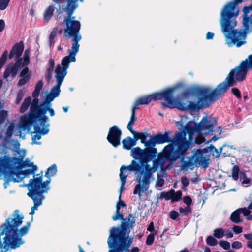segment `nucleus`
<instances>
[{"mask_svg": "<svg viewBox=\"0 0 252 252\" xmlns=\"http://www.w3.org/2000/svg\"><path fill=\"white\" fill-rule=\"evenodd\" d=\"M233 231L237 234H239L242 232L243 228L241 226L234 225L233 227Z\"/></svg>", "mask_w": 252, "mask_h": 252, "instance_id": "774afa93", "label": "nucleus"}, {"mask_svg": "<svg viewBox=\"0 0 252 252\" xmlns=\"http://www.w3.org/2000/svg\"><path fill=\"white\" fill-rule=\"evenodd\" d=\"M207 245L211 246H215L217 245L218 242L216 239L212 236H209L206 239Z\"/></svg>", "mask_w": 252, "mask_h": 252, "instance_id": "ea45409f", "label": "nucleus"}, {"mask_svg": "<svg viewBox=\"0 0 252 252\" xmlns=\"http://www.w3.org/2000/svg\"><path fill=\"white\" fill-rule=\"evenodd\" d=\"M175 87H169L165 89V94H167V97L164 96V100L166 102H162V105L164 108H177L178 109L185 111L187 110V105L185 103L177 101L174 97V92Z\"/></svg>", "mask_w": 252, "mask_h": 252, "instance_id": "4468645a", "label": "nucleus"}, {"mask_svg": "<svg viewBox=\"0 0 252 252\" xmlns=\"http://www.w3.org/2000/svg\"><path fill=\"white\" fill-rule=\"evenodd\" d=\"M55 10L54 5H50L45 10L43 15V19L45 22H48L53 16Z\"/></svg>", "mask_w": 252, "mask_h": 252, "instance_id": "c756f323", "label": "nucleus"}, {"mask_svg": "<svg viewBox=\"0 0 252 252\" xmlns=\"http://www.w3.org/2000/svg\"><path fill=\"white\" fill-rule=\"evenodd\" d=\"M55 4H61L66 2L65 6H62V8L59 6L57 9V16L62 12H65L66 15L64 17L63 23L65 28L63 30L65 33L64 38L67 39L74 37H81L80 33L81 29V23L78 20H75V17L73 16L75 9L78 7L77 2L69 0H52Z\"/></svg>", "mask_w": 252, "mask_h": 252, "instance_id": "20e7f679", "label": "nucleus"}, {"mask_svg": "<svg viewBox=\"0 0 252 252\" xmlns=\"http://www.w3.org/2000/svg\"><path fill=\"white\" fill-rule=\"evenodd\" d=\"M107 243L109 248L108 252H126L132 244L130 239L127 240L122 234L114 233L109 235Z\"/></svg>", "mask_w": 252, "mask_h": 252, "instance_id": "9b49d317", "label": "nucleus"}, {"mask_svg": "<svg viewBox=\"0 0 252 252\" xmlns=\"http://www.w3.org/2000/svg\"><path fill=\"white\" fill-rule=\"evenodd\" d=\"M27 195L33 200L34 203V205L32 207L30 213V215H32L34 214L35 210H37L38 206L41 205L42 201L45 199V197L38 196L37 194L30 191V190H28Z\"/></svg>", "mask_w": 252, "mask_h": 252, "instance_id": "5701e85b", "label": "nucleus"}, {"mask_svg": "<svg viewBox=\"0 0 252 252\" xmlns=\"http://www.w3.org/2000/svg\"><path fill=\"white\" fill-rule=\"evenodd\" d=\"M55 98L56 97L54 95L49 93L46 95L45 102L43 104H45L46 106H51V102L53 101Z\"/></svg>", "mask_w": 252, "mask_h": 252, "instance_id": "79ce46f5", "label": "nucleus"}, {"mask_svg": "<svg viewBox=\"0 0 252 252\" xmlns=\"http://www.w3.org/2000/svg\"><path fill=\"white\" fill-rule=\"evenodd\" d=\"M139 168L140 166L138 164V162L135 160H132L130 165L128 166L122 165L121 167L119 176L120 177L121 171H122V175L126 176V179L128 176V174H127V170L130 172H134L136 174V171L139 170Z\"/></svg>", "mask_w": 252, "mask_h": 252, "instance_id": "b1692460", "label": "nucleus"}, {"mask_svg": "<svg viewBox=\"0 0 252 252\" xmlns=\"http://www.w3.org/2000/svg\"><path fill=\"white\" fill-rule=\"evenodd\" d=\"M167 94H165V89L160 92L152 93L149 95L139 97L137 100L141 105L148 104L151 100L157 101L164 100V96L167 97Z\"/></svg>", "mask_w": 252, "mask_h": 252, "instance_id": "a211bd4d", "label": "nucleus"}, {"mask_svg": "<svg viewBox=\"0 0 252 252\" xmlns=\"http://www.w3.org/2000/svg\"><path fill=\"white\" fill-rule=\"evenodd\" d=\"M76 59H73L71 55H68L63 58L61 61V65L58 64L56 66L55 72V75L64 78L67 73V69L69 66L71 62H75Z\"/></svg>", "mask_w": 252, "mask_h": 252, "instance_id": "f3484780", "label": "nucleus"}, {"mask_svg": "<svg viewBox=\"0 0 252 252\" xmlns=\"http://www.w3.org/2000/svg\"><path fill=\"white\" fill-rule=\"evenodd\" d=\"M31 104L28 117H24L21 119V126L24 129L28 128L33 124L37 123L41 115L40 111L45 106V104L39 105L38 98H34Z\"/></svg>", "mask_w": 252, "mask_h": 252, "instance_id": "f8f14e48", "label": "nucleus"}, {"mask_svg": "<svg viewBox=\"0 0 252 252\" xmlns=\"http://www.w3.org/2000/svg\"><path fill=\"white\" fill-rule=\"evenodd\" d=\"M122 193H120L119 197V202L116 205V210L115 214L112 216V219L114 220H122V221L121 224V227H112L111 229L110 234L113 233L116 234H122L124 237L127 238V240H130L131 243L133 242V238L129 237L128 235L134 225L135 222V217L132 214H129L128 216L125 219L124 218L123 214L120 212L121 207H125L126 204L124 201L121 199Z\"/></svg>", "mask_w": 252, "mask_h": 252, "instance_id": "39448f33", "label": "nucleus"}, {"mask_svg": "<svg viewBox=\"0 0 252 252\" xmlns=\"http://www.w3.org/2000/svg\"><path fill=\"white\" fill-rule=\"evenodd\" d=\"M130 132L133 135V138H132L131 137H130L131 145H132V147L136 145L137 141L138 140V138L137 137L136 135H135L133 131Z\"/></svg>", "mask_w": 252, "mask_h": 252, "instance_id": "680f3d73", "label": "nucleus"}, {"mask_svg": "<svg viewBox=\"0 0 252 252\" xmlns=\"http://www.w3.org/2000/svg\"><path fill=\"white\" fill-rule=\"evenodd\" d=\"M49 126L50 124L49 123L46 124V125H45V126H42V128H41L40 127L37 125L34 126V132L35 133V134L32 135V144H39L40 143V142H36V141L41 139V135H44L47 134L49 132V129L48 127Z\"/></svg>", "mask_w": 252, "mask_h": 252, "instance_id": "aec40b11", "label": "nucleus"}, {"mask_svg": "<svg viewBox=\"0 0 252 252\" xmlns=\"http://www.w3.org/2000/svg\"><path fill=\"white\" fill-rule=\"evenodd\" d=\"M154 234L153 233H150L148 235L146 240V244L147 245H151L153 244L154 241Z\"/></svg>", "mask_w": 252, "mask_h": 252, "instance_id": "603ef678", "label": "nucleus"}, {"mask_svg": "<svg viewBox=\"0 0 252 252\" xmlns=\"http://www.w3.org/2000/svg\"><path fill=\"white\" fill-rule=\"evenodd\" d=\"M137 162L140 168L139 170L136 171L137 175L136 181L138 183L135 186L133 193L138 194L140 196L141 193L145 191L149 187L151 175L156 171V169L153 168V167H151L148 163L142 165L141 162Z\"/></svg>", "mask_w": 252, "mask_h": 252, "instance_id": "0eeeda50", "label": "nucleus"}, {"mask_svg": "<svg viewBox=\"0 0 252 252\" xmlns=\"http://www.w3.org/2000/svg\"><path fill=\"white\" fill-rule=\"evenodd\" d=\"M30 50L29 48L25 50L23 56V66H26L30 63Z\"/></svg>", "mask_w": 252, "mask_h": 252, "instance_id": "4c0bfd02", "label": "nucleus"}, {"mask_svg": "<svg viewBox=\"0 0 252 252\" xmlns=\"http://www.w3.org/2000/svg\"><path fill=\"white\" fill-rule=\"evenodd\" d=\"M205 140V138L202 135H199L196 137L195 142L198 144H202Z\"/></svg>", "mask_w": 252, "mask_h": 252, "instance_id": "e2e57ef3", "label": "nucleus"}, {"mask_svg": "<svg viewBox=\"0 0 252 252\" xmlns=\"http://www.w3.org/2000/svg\"><path fill=\"white\" fill-rule=\"evenodd\" d=\"M198 124L200 132H203L205 135H208L214 131V127L217 124V119L215 117L205 116Z\"/></svg>", "mask_w": 252, "mask_h": 252, "instance_id": "2eb2a0df", "label": "nucleus"}, {"mask_svg": "<svg viewBox=\"0 0 252 252\" xmlns=\"http://www.w3.org/2000/svg\"><path fill=\"white\" fill-rule=\"evenodd\" d=\"M122 135L121 130L117 126L114 125L109 128L107 140L113 147L116 148L121 144Z\"/></svg>", "mask_w": 252, "mask_h": 252, "instance_id": "dca6fc26", "label": "nucleus"}, {"mask_svg": "<svg viewBox=\"0 0 252 252\" xmlns=\"http://www.w3.org/2000/svg\"><path fill=\"white\" fill-rule=\"evenodd\" d=\"M240 214L241 213L238 209L236 210L231 213L230 217V219L233 223H242L243 220L240 218Z\"/></svg>", "mask_w": 252, "mask_h": 252, "instance_id": "7c9ffc66", "label": "nucleus"}, {"mask_svg": "<svg viewBox=\"0 0 252 252\" xmlns=\"http://www.w3.org/2000/svg\"><path fill=\"white\" fill-rule=\"evenodd\" d=\"M6 159H7V162H11V163H12L14 164V165H16L20 169H22L23 168L26 167H32L33 165H34L33 162H31L29 160L26 159L25 161L23 160L22 157H9L7 155H4L2 157Z\"/></svg>", "mask_w": 252, "mask_h": 252, "instance_id": "6ab92c4d", "label": "nucleus"}, {"mask_svg": "<svg viewBox=\"0 0 252 252\" xmlns=\"http://www.w3.org/2000/svg\"><path fill=\"white\" fill-rule=\"evenodd\" d=\"M240 173L239 167L238 165H234L232 169V177L235 181L239 179V173Z\"/></svg>", "mask_w": 252, "mask_h": 252, "instance_id": "e433bc0d", "label": "nucleus"}, {"mask_svg": "<svg viewBox=\"0 0 252 252\" xmlns=\"http://www.w3.org/2000/svg\"><path fill=\"white\" fill-rule=\"evenodd\" d=\"M219 245L224 250H228L230 248V244L229 242L225 240H220Z\"/></svg>", "mask_w": 252, "mask_h": 252, "instance_id": "8fccbe9b", "label": "nucleus"}, {"mask_svg": "<svg viewBox=\"0 0 252 252\" xmlns=\"http://www.w3.org/2000/svg\"><path fill=\"white\" fill-rule=\"evenodd\" d=\"M57 172V166L55 164H52L47 170L45 176L48 178H50L56 174Z\"/></svg>", "mask_w": 252, "mask_h": 252, "instance_id": "2f4dec72", "label": "nucleus"}, {"mask_svg": "<svg viewBox=\"0 0 252 252\" xmlns=\"http://www.w3.org/2000/svg\"><path fill=\"white\" fill-rule=\"evenodd\" d=\"M71 40L73 42L71 46V51L69 53V55H71L73 57V59L75 58V55L78 53L79 51V48L80 47V45L78 43L79 41H80L82 39L81 37H71Z\"/></svg>", "mask_w": 252, "mask_h": 252, "instance_id": "cd10ccee", "label": "nucleus"}, {"mask_svg": "<svg viewBox=\"0 0 252 252\" xmlns=\"http://www.w3.org/2000/svg\"><path fill=\"white\" fill-rule=\"evenodd\" d=\"M209 160L204 157H201L199 160V164L202 166L203 168L206 169L208 167Z\"/></svg>", "mask_w": 252, "mask_h": 252, "instance_id": "de8ad7c7", "label": "nucleus"}, {"mask_svg": "<svg viewBox=\"0 0 252 252\" xmlns=\"http://www.w3.org/2000/svg\"><path fill=\"white\" fill-rule=\"evenodd\" d=\"M58 27H55L53 28L49 36V42L50 44L52 43H54V39L56 36L57 32L58 31Z\"/></svg>", "mask_w": 252, "mask_h": 252, "instance_id": "09e8293b", "label": "nucleus"}, {"mask_svg": "<svg viewBox=\"0 0 252 252\" xmlns=\"http://www.w3.org/2000/svg\"><path fill=\"white\" fill-rule=\"evenodd\" d=\"M18 210H16L7 218L5 222L1 225V234H5L4 239L3 248L6 250L9 248L15 249L19 247L24 243L22 237L25 235L29 231L31 222H28L26 225L18 229L23 222L24 216L19 214Z\"/></svg>", "mask_w": 252, "mask_h": 252, "instance_id": "7ed1b4c3", "label": "nucleus"}, {"mask_svg": "<svg viewBox=\"0 0 252 252\" xmlns=\"http://www.w3.org/2000/svg\"><path fill=\"white\" fill-rule=\"evenodd\" d=\"M18 69L14 65L13 62L10 63L6 66L4 73L3 78L7 79L10 75L13 78H15L18 72Z\"/></svg>", "mask_w": 252, "mask_h": 252, "instance_id": "a878e982", "label": "nucleus"}, {"mask_svg": "<svg viewBox=\"0 0 252 252\" xmlns=\"http://www.w3.org/2000/svg\"><path fill=\"white\" fill-rule=\"evenodd\" d=\"M51 182L50 178L43 182L40 177H37L31 179L29 184L27 185L28 190L37 194L38 196L45 197L44 193L47 192L49 190V184Z\"/></svg>", "mask_w": 252, "mask_h": 252, "instance_id": "ddd939ff", "label": "nucleus"}, {"mask_svg": "<svg viewBox=\"0 0 252 252\" xmlns=\"http://www.w3.org/2000/svg\"><path fill=\"white\" fill-rule=\"evenodd\" d=\"M16 60L15 62V63H14V65L17 68V69L19 70L21 65L22 64H23L22 63V58H20V57L18 58H16Z\"/></svg>", "mask_w": 252, "mask_h": 252, "instance_id": "69168bd1", "label": "nucleus"}, {"mask_svg": "<svg viewBox=\"0 0 252 252\" xmlns=\"http://www.w3.org/2000/svg\"><path fill=\"white\" fill-rule=\"evenodd\" d=\"M187 150H185V147L179 145L176 149L172 144H168L164 147L162 153L158 154L157 159L164 164L165 160L171 163L174 162L179 158L183 161L188 154Z\"/></svg>", "mask_w": 252, "mask_h": 252, "instance_id": "6e6552de", "label": "nucleus"}, {"mask_svg": "<svg viewBox=\"0 0 252 252\" xmlns=\"http://www.w3.org/2000/svg\"><path fill=\"white\" fill-rule=\"evenodd\" d=\"M182 131H185L186 132V134L187 133L188 134L189 139L188 141L191 142L190 146L192 144V140L193 139L194 132H198L199 133H200L198 124L192 121H190L187 123L185 127V130H183Z\"/></svg>", "mask_w": 252, "mask_h": 252, "instance_id": "412c9836", "label": "nucleus"}, {"mask_svg": "<svg viewBox=\"0 0 252 252\" xmlns=\"http://www.w3.org/2000/svg\"><path fill=\"white\" fill-rule=\"evenodd\" d=\"M134 133L138 138V140H140L141 143L144 144V146L152 145V136L150 137L149 140H147L148 134L147 132H139L135 130L133 131Z\"/></svg>", "mask_w": 252, "mask_h": 252, "instance_id": "bb28decb", "label": "nucleus"}, {"mask_svg": "<svg viewBox=\"0 0 252 252\" xmlns=\"http://www.w3.org/2000/svg\"><path fill=\"white\" fill-rule=\"evenodd\" d=\"M155 146L153 145H147L143 149L139 147H136L131 149L130 155L134 160H138V162H141L142 165L148 163L156 158L158 152Z\"/></svg>", "mask_w": 252, "mask_h": 252, "instance_id": "1a4fd4ad", "label": "nucleus"}, {"mask_svg": "<svg viewBox=\"0 0 252 252\" xmlns=\"http://www.w3.org/2000/svg\"><path fill=\"white\" fill-rule=\"evenodd\" d=\"M240 213H242L244 216H247L251 213L250 209L246 208H241L238 209Z\"/></svg>", "mask_w": 252, "mask_h": 252, "instance_id": "0e129e2a", "label": "nucleus"}, {"mask_svg": "<svg viewBox=\"0 0 252 252\" xmlns=\"http://www.w3.org/2000/svg\"><path fill=\"white\" fill-rule=\"evenodd\" d=\"M120 180H121V188H120V193L125 189V185L126 183V176L122 175V171H121V176H120Z\"/></svg>", "mask_w": 252, "mask_h": 252, "instance_id": "864d4df0", "label": "nucleus"}, {"mask_svg": "<svg viewBox=\"0 0 252 252\" xmlns=\"http://www.w3.org/2000/svg\"><path fill=\"white\" fill-rule=\"evenodd\" d=\"M214 237L220 239L222 238L224 236V232L222 228H218L214 230Z\"/></svg>", "mask_w": 252, "mask_h": 252, "instance_id": "58836bf2", "label": "nucleus"}, {"mask_svg": "<svg viewBox=\"0 0 252 252\" xmlns=\"http://www.w3.org/2000/svg\"><path fill=\"white\" fill-rule=\"evenodd\" d=\"M137 118L136 116H131L130 120L127 124V128L129 131H133L134 130L132 128V126L135 124Z\"/></svg>", "mask_w": 252, "mask_h": 252, "instance_id": "c03bdc74", "label": "nucleus"}, {"mask_svg": "<svg viewBox=\"0 0 252 252\" xmlns=\"http://www.w3.org/2000/svg\"><path fill=\"white\" fill-rule=\"evenodd\" d=\"M123 144V148L126 150H131L132 145H131V141L130 136H127L124 138L122 141Z\"/></svg>", "mask_w": 252, "mask_h": 252, "instance_id": "f704fd0d", "label": "nucleus"}, {"mask_svg": "<svg viewBox=\"0 0 252 252\" xmlns=\"http://www.w3.org/2000/svg\"><path fill=\"white\" fill-rule=\"evenodd\" d=\"M32 102V97L31 96H28L26 97L23 102L21 108H20V112L24 113L29 108L30 105Z\"/></svg>", "mask_w": 252, "mask_h": 252, "instance_id": "473e14b6", "label": "nucleus"}, {"mask_svg": "<svg viewBox=\"0 0 252 252\" xmlns=\"http://www.w3.org/2000/svg\"><path fill=\"white\" fill-rule=\"evenodd\" d=\"M182 193L181 190H178L176 192L174 191V195L172 198V202H178L182 198Z\"/></svg>", "mask_w": 252, "mask_h": 252, "instance_id": "37998d69", "label": "nucleus"}, {"mask_svg": "<svg viewBox=\"0 0 252 252\" xmlns=\"http://www.w3.org/2000/svg\"><path fill=\"white\" fill-rule=\"evenodd\" d=\"M22 78H21L19 79V80L18 82L17 86H21L23 85H24L26 84L30 80V75L28 74L25 77H22Z\"/></svg>", "mask_w": 252, "mask_h": 252, "instance_id": "49530a36", "label": "nucleus"}, {"mask_svg": "<svg viewBox=\"0 0 252 252\" xmlns=\"http://www.w3.org/2000/svg\"><path fill=\"white\" fill-rule=\"evenodd\" d=\"M7 55L8 52L7 50H5L3 52L0 58V63H1L4 65L6 61Z\"/></svg>", "mask_w": 252, "mask_h": 252, "instance_id": "4d7b16f0", "label": "nucleus"}, {"mask_svg": "<svg viewBox=\"0 0 252 252\" xmlns=\"http://www.w3.org/2000/svg\"><path fill=\"white\" fill-rule=\"evenodd\" d=\"M174 192V190L173 189H171L167 192H162L160 194V197L162 198H164L165 200H169L170 199L172 200Z\"/></svg>", "mask_w": 252, "mask_h": 252, "instance_id": "c9c22d12", "label": "nucleus"}, {"mask_svg": "<svg viewBox=\"0 0 252 252\" xmlns=\"http://www.w3.org/2000/svg\"><path fill=\"white\" fill-rule=\"evenodd\" d=\"M163 165V164L160 161H158L157 158H155L153 160V168L156 169V170L159 166H162Z\"/></svg>", "mask_w": 252, "mask_h": 252, "instance_id": "13d9d810", "label": "nucleus"}, {"mask_svg": "<svg viewBox=\"0 0 252 252\" xmlns=\"http://www.w3.org/2000/svg\"><path fill=\"white\" fill-rule=\"evenodd\" d=\"M37 170V167L36 165H33L32 167V169H27L24 170H21V172L22 173V175L23 176V177H25L27 176L28 175H29L30 174H33V177H35V172Z\"/></svg>", "mask_w": 252, "mask_h": 252, "instance_id": "72a5a7b5", "label": "nucleus"}, {"mask_svg": "<svg viewBox=\"0 0 252 252\" xmlns=\"http://www.w3.org/2000/svg\"><path fill=\"white\" fill-rule=\"evenodd\" d=\"M55 77L57 80V84L52 88L50 93L57 97L59 96L61 92L60 87L64 80V78L56 75H55Z\"/></svg>", "mask_w": 252, "mask_h": 252, "instance_id": "c85d7f7f", "label": "nucleus"}, {"mask_svg": "<svg viewBox=\"0 0 252 252\" xmlns=\"http://www.w3.org/2000/svg\"><path fill=\"white\" fill-rule=\"evenodd\" d=\"M183 202L187 205V207H189L191 204L192 201L190 196H185L183 198Z\"/></svg>", "mask_w": 252, "mask_h": 252, "instance_id": "052dcab7", "label": "nucleus"}, {"mask_svg": "<svg viewBox=\"0 0 252 252\" xmlns=\"http://www.w3.org/2000/svg\"><path fill=\"white\" fill-rule=\"evenodd\" d=\"M24 94L25 91L23 89H20L18 91L15 100V103L16 104H18L21 102L24 95Z\"/></svg>", "mask_w": 252, "mask_h": 252, "instance_id": "a18cd8bd", "label": "nucleus"}, {"mask_svg": "<svg viewBox=\"0 0 252 252\" xmlns=\"http://www.w3.org/2000/svg\"><path fill=\"white\" fill-rule=\"evenodd\" d=\"M222 32L230 44L240 47L246 42L247 34L252 31V0H233L227 2L221 13Z\"/></svg>", "mask_w": 252, "mask_h": 252, "instance_id": "f257e3e1", "label": "nucleus"}, {"mask_svg": "<svg viewBox=\"0 0 252 252\" xmlns=\"http://www.w3.org/2000/svg\"><path fill=\"white\" fill-rule=\"evenodd\" d=\"M232 93L238 98L241 99L242 96L240 90L236 87L233 88L231 89Z\"/></svg>", "mask_w": 252, "mask_h": 252, "instance_id": "5fc2aeb1", "label": "nucleus"}, {"mask_svg": "<svg viewBox=\"0 0 252 252\" xmlns=\"http://www.w3.org/2000/svg\"><path fill=\"white\" fill-rule=\"evenodd\" d=\"M10 0H0V9L3 10L7 7Z\"/></svg>", "mask_w": 252, "mask_h": 252, "instance_id": "6e6d98bb", "label": "nucleus"}, {"mask_svg": "<svg viewBox=\"0 0 252 252\" xmlns=\"http://www.w3.org/2000/svg\"><path fill=\"white\" fill-rule=\"evenodd\" d=\"M24 48V45L22 41L16 43L10 51L9 59H11L14 56H15V58H19L22 54Z\"/></svg>", "mask_w": 252, "mask_h": 252, "instance_id": "393cba45", "label": "nucleus"}, {"mask_svg": "<svg viewBox=\"0 0 252 252\" xmlns=\"http://www.w3.org/2000/svg\"><path fill=\"white\" fill-rule=\"evenodd\" d=\"M243 81L241 77L233 68L230 70L224 80L219 83L213 90L208 87L197 88L194 93L198 97L197 102L189 101L187 110L198 111L201 109L208 107L212 103L219 100L222 94L226 93L230 87L235 86L237 82Z\"/></svg>", "mask_w": 252, "mask_h": 252, "instance_id": "f03ea898", "label": "nucleus"}, {"mask_svg": "<svg viewBox=\"0 0 252 252\" xmlns=\"http://www.w3.org/2000/svg\"><path fill=\"white\" fill-rule=\"evenodd\" d=\"M240 179L243 180L242 181V184H249L251 182V179L247 177L246 173L243 171L240 173Z\"/></svg>", "mask_w": 252, "mask_h": 252, "instance_id": "a19ab883", "label": "nucleus"}, {"mask_svg": "<svg viewBox=\"0 0 252 252\" xmlns=\"http://www.w3.org/2000/svg\"><path fill=\"white\" fill-rule=\"evenodd\" d=\"M2 157L0 156V173H2L7 182L13 181L14 182H19L24 178L21 172V169H20L16 165H14L11 162H7Z\"/></svg>", "mask_w": 252, "mask_h": 252, "instance_id": "9d476101", "label": "nucleus"}, {"mask_svg": "<svg viewBox=\"0 0 252 252\" xmlns=\"http://www.w3.org/2000/svg\"><path fill=\"white\" fill-rule=\"evenodd\" d=\"M47 111L49 112L50 115L51 116H53L55 115V112L54 109L50 107V106L45 105L43 109H41L40 111L41 115L40 116L38 120L39 122L40 125L41 126H45L46 125V122L49 121L48 117L46 115Z\"/></svg>", "mask_w": 252, "mask_h": 252, "instance_id": "4be33fe9", "label": "nucleus"}, {"mask_svg": "<svg viewBox=\"0 0 252 252\" xmlns=\"http://www.w3.org/2000/svg\"><path fill=\"white\" fill-rule=\"evenodd\" d=\"M179 211L180 213L183 214L184 216H187L191 212V209L189 207H187L185 208L180 207Z\"/></svg>", "mask_w": 252, "mask_h": 252, "instance_id": "3c124183", "label": "nucleus"}, {"mask_svg": "<svg viewBox=\"0 0 252 252\" xmlns=\"http://www.w3.org/2000/svg\"><path fill=\"white\" fill-rule=\"evenodd\" d=\"M7 115V113L6 111L3 110L0 112V125L4 122Z\"/></svg>", "mask_w": 252, "mask_h": 252, "instance_id": "bf43d9fd", "label": "nucleus"}, {"mask_svg": "<svg viewBox=\"0 0 252 252\" xmlns=\"http://www.w3.org/2000/svg\"><path fill=\"white\" fill-rule=\"evenodd\" d=\"M179 216V213L177 211L172 210L169 213V217L172 220H176Z\"/></svg>", "mask_w": 252, "mask_h": 252, "instance_id": "338daca9", "label": "nucleus"}, {"mask_svg": "<svg viewBox=\"0 0 252 252\" xmlns=\"http://www.w3.org/2000/svg\"><path fill=\"white\" fill-rule=\"evenodd\" d=\"M172 133L171 131H165L164 134L158 132L157 134L152 136V145L156 146V144H161L165 143L172 144L173 146L176 145L177 147L179 145L185 147V150H188L190 147L191 142L188 141L186 138V132L185 131H178L175 133L172 138L170 137Z\"/></svg>", "mask_w": 252, "mask_h": 252, "instance_id": "423d86ee", "label": "nucleus"}]
</instances>
